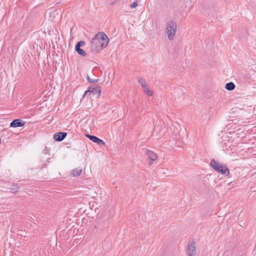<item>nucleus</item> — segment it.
Segmentation results:
<instances>
[{
	"label": "nucleus",
	"mask_w": 256,
	"mask_h": 256,
	"mask_svg": "<svg viewBox=\"0 0 256 256\" xmlns=\"http://www.w3.org/2000/svg\"><path fill=\"white\" fill-rule=\"evenodd\" d=\"M109 39L107 35L103 32H99L92 39L90 48L92 52H98L108 45Z\"/></svg>",
	"instance_id": "f257e3e1"
},
{
	"label": "nucleus",
	"mask_w": 256,
	"mask_h": 256,
	"mask_svg": "<svg viewBox=\"0 0 256 256\" xmlns=\"http://www.w3.org/2000/svg\"><path fill=\"white\" fill-rule=\"evenodd\" d=\"M177 28L178 26L176 22L170 20L166 22L165 26V32L168 40H172L174 38Z\"/></svg>",
	"instance_id": "f03ea898"
},
{
	"label": "nucleus",
	"mask_w": 256,
	"mask_h": 256,
	"mask_svg": "<svg viewBox=\"0 0 256 256\" xmlns=\"http://www.w3.org/2000/svg\"><path fill=\"white\" fill-rule=\"evenodd\" d=\"M196 238H192L188 240L186 248V256H196Z\"/></svg>",
	"instance_id": "7ed1b4c3"
},
{
	"label": "nucleus",
	"mask_w": 256,
	"mask_h": 256,
	"mask_svg": "<svg viewBox=\"0 0 256 256\" xmlns=\"http://www.w3.org/2000/svg\"><path fill=\"white\" fill-rule=\"evenodd\" d=\"M211 166L216 172L222 174H225L228 176L230 174V172L226 165L220 164L214 160H212L210 162Z\"/></svg>",
	"instance_id": "20e7f679"
},
{
	"label": "nucleus",
	"mask_w": 256,
	"mask_h": 256,
	"mask_svg": "<svg viewBox=\"0 0 256 256\" xmlns=\"http://www.w3.org/2000/svg\"><path fill=\"white\" fill-rule=\"evenodd\" d=\"M145 155L150 160L148 162L149 165H151L152 162L156 161L158 158L157 154L150 150H146L145 151Z\"/></svg>",
	"instance_id": "39448f33"
},
{
	"label": "nucleus",
	"mask_w": 256,
	"mask_h": 256,
	"mask_svg": "<svg viewBox=\"0 0 256 256\" xmlns=\"http://www.w3.org/2000/svg\"><path fill=\"white\" fill-rule=\"evenodd\" d=\"M86 136L89 138L93 142L98 144L105 145V142L102 140L100 139L98 137L91 135H86Z\"/></svg>",
	"instance_id": "423d86ee"
},
{
	"label": "nucleus",
	"mask_w": 256,
	"mask_h": 256,
	"mask_svg": "<svg viewBox=\"0 0 256 256\" xmlns=\"http://www.w3.org/2000/svg\"><path fill=\"white\" fill-rule=\"evenodd\" d=\"M66 136V132H58L54 136V138L57 141H62Z\"/></svg>",
	"instance_id": "0eeeda50"
},
{
	"label": "nucleus",
	"mask_w": 256,
	"mask_h": 256,
	"mask_svg": "<svg viewBox=\"0 0 256 256\" xmlns=\"http://www.w3.org/2000/svg\"><path fill=\"white\" fill-rule=\"evenodd\" d=\"M24 124V122H22L20 120L16 119L13 120L10 124V126L11 127H20V126H22Z\"/></svg>",
	"instance_id": "6e6552de"
},
{
	"label": "nucleus",
	"mask_w": 256,
	"mask_h": 256,
	"mask_svg": "<svg viewBox=\"0 0 256 256\" xmlns=\"http://www.w3.org/2000/svg\"><path fill=\"white\" fill-rule=\"evenodd\" d=\"M82 172V168L78 167L72 170L71 172V174L74 176H78L80 175Z\"/></svg>",
	"instance_id": "1a4fd4ad"
},
{
	"label": "nucleus",
	"mask_w": 256,
	"mask_h": 256,
	"mask_svg": "<svg viewBox=\"0 0 256 256\" xmlns=\"http://www.w3.org/2000/svg\"><path fill=\"white\" fill-rule=\"evenodd\" d=\"M236 88L235 84L232 82L226 84L225 88L228 90H232Z\"/></svg>",
	"instance_id": "9d476101"
},
{
	"label": "nucleus",
	"mask_w": 256,
	"mask_h": 256,
	"mask_svg": "<svg viewBox=\"0 0 256 256\" xmlns=\"http://www.w3.org/2000/svg\"><path fill=\"white\" fill-rule=\"evenodd\" d=\"M143 90L146 95L148 96H152L153 94V92L150 90L148 85L144 86Z\"/></svg>",
	"instance_id": "9b49d317"
},
{
	"label": "nucleus",
	"mask_w": 256,
	"mask_h": 256,
	"mask_svg": "<svg viewBox=\"0 0 256 256\" xmlns=\"http://www.w3.org/2000/svg\"><path fill=\"white\" fill-rule=\"evenodd\" d=\"M76 50L80 55L83 56H86V52L84 50L80 48V47L76 46Z\"/></svg>",
	"instance_id": "f8f14e48"
},
{
	"label": "nucleus",
	"mask_w": 256,
	"mask_h": 256,
	"mask_svg": "<svg viewBox=\"0 0 256 256\" xmlns=\"http://www.w3.org/2000/svg\"><path fill=\"white\" fill-rule=\"evenodd\" d=\"M154 131L156 132V134H154V136L157 138H160L162 136V134L161 131L160 130V128H158V126H156L154 128Z\"/></svg>",
	"instance_id": "ddd939ff"
},
{
	"label": "nucleus",
	"mask_w": 256,
	"mask_h": 256,
	"mask_svg": "<svg viewBox=\"0 0 256 256\" xmlns=\"http://www.w3.org/2000/svg\"><path fill=\"white\" fill-rule=\"evenodd\" d=\"M139 82L140 83L142 88H144V86H146L148 85L147 84L145 80L142 78H140L139 80Z\"/></svg>",
	"instance_id": "4468645a"
},
{
	"label": "nucleus",
	"mask_w": 256,
	"mask_h": 256,
	"mask_svg": "<svg viewBox=\"0 0 256 256\" xmlns=\"http://www.w3.org/2000/svg\"><path fill=\"white\" fill-rule=\"evenodd\" d=\"M94 90V88H90L89 89L87 90H86L85 92H84V96H86V94H90V93H92V92H93Z\"/></svg>",
	"instance_id": "2eb2a0df"
},
{
	"label": "nucleus",
	"mask_w": 256,
	"mask_h": 256,
	"mask_svg": "<svg viewBox=\"0 0 256 256\" xmlns=\"http://www.w3.org/2000/svg\"><path fill=\"white\" fill-rule=\"evenodd\" d=\"M84 44H85V42L84 41H80L76 44V46H77V47L82 46L84 45Z\"/></svg>",
	"instance_id": "dca6fc26"
},
{
	"label": "nucleus",
	"mask_w": 256,
	"mask_h": 256,
	"mask_svg": "<svg viewBox=\"0 0 256 256\" xmlns=\"http://www.w3.org/2000/svg\"><path fill=\"white\" fill-rule=\"evenodd\" d=\"M88 80L89 82H92V83L96 82L98 81V80L96 79H92V78H90V77L88 76Z\"/></svg>",
	"instance_id": "f3484780"
},
{
	"label": "nucleus",
	"mask_w": 256,
	"mask_h": 256,
	"mask_svg": "<svg viewBox=\"0 0 256 256\" xmlns=\"http://www.w3.org/2000/svg\"><path fill=\"white\" fill-rule=\"evenodd\" d=\"M138 4L136 2H134L130 6L131 8H136L137 7Z\"/></svg>",
	"instance_id": "a211bd4d"
},
{
	"label": "nucleus",
	"mask_w": 256,
	"mask_h": 256,
	"mask_svg": "<svg viewBox=\"0 0 256 256\" xmlns=\"http://www.w3.org/2000/svg\"><path fill=\"white\" fill-rule=\"evenodd\" d=\"M95 212H96L98 211V208H96L95 210H94Z\"/></svg>",
	"instance_id": "6ab92c4d"
},
{
	"label": "nucleus",
	"mask_w": 256,
	"mask_h": 256,
	"mask_svg": "<svg viewBox=\"0 0 256 256\" xmlns=\"http://www.w3.org/2000/svg\"><path fill=\"white\" fill-rule=\"evenodd\" d=\"M256 250V246H255V248H254Z\"/></svg>",
	"instance_id": "aec40b11"
}]
</instances>
